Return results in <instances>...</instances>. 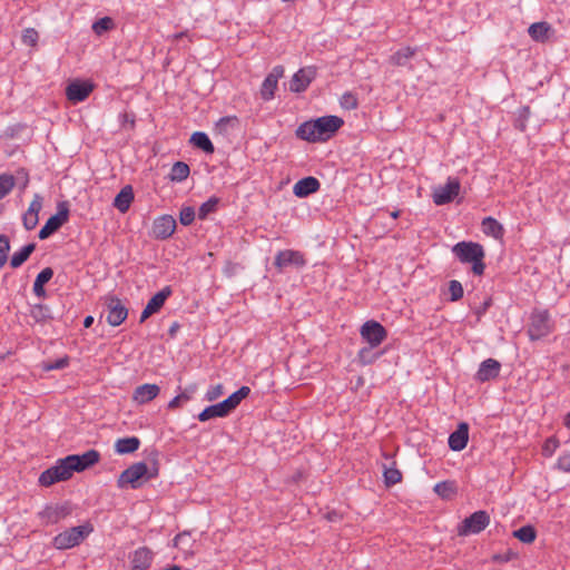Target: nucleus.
Here are the masks:
<instances>
[{"instance_id":"obj_2","label":"nucleus","mask_w":570,"mask_h":570,"mask_svg":"<svg viewBox=\"0 0 570 570\" xmlns=\"http://www.w3.org/2000/svg\"><path fill=\"white\" fill-rule=\"evenodd\" d=\"M453 255L460 261L462 264H471L472 273L475 276H481L485 271V252L481 244L475 242H466L462 240L456 243L452 247Z\"/></svg>"},{"instance_id":"obj_15","label":"nucleus","mask_w":570,"mask_h":570,"mask_svg":"<svg viewBox=\"0 0 570 570\" xmlns=\"http://www.w3.org/2000/svg\"><path fill=\"white\" fill-rule=\"evenodd\" d=\"M316 75L317 69L314 66L301 68L293 75L289 81V90L296 94L304 92L316 78Z\"/></svg>"},{"instance_id":"obj_49","label":"nucleus","mask_w":570,"mask_h":570,"mask_svg":"<svg viewBox=\"0 0 570 570\" xmlns=\"http://www.w3.org/2000/svg\"><path fill=\"white\" fill-rule=\"evenodd\" d=\"M340 104L342 108L346 110H353L356 109L358 106V100L355 95L352 92H345L340 100Z\"/></svg>"},{"instance_id":"obj_45","label":"nucleus","mask_w":570,"mask_h":570,"mask_svg":"<svg viewBox=\"0 0 570 570\" xmlns=\"http://www.w3.org/2000/svg\"><path fill=\"white\" fill-rule=\"evenodd\" d=\"M449 292H450V301L451 302H456V301L461 299L464 294L462 284L456 279L450 281Z\"/></svg>"},{"instance_id":"obj_37","label":"nucleus","mask_w":570,"mask_h":570,"mask_svg":"<svg viewBox=\"0 0 570 570\" xmlns=\"http://www.w3.org/2000/svg\"><path fill=\"white\" fill-rule=\"evenodd\" d=\"M513 537L523 543H532L537 538V531L532 525H523L513 531Z\"/></svg>"},{"instance_id":"obj_39","label":"nucleus","mask_w":570,"mask_h":570,"mask_svg":"<svg viewBox=\"0 0 570 570\" xmlns=\"http://www.w3.org/2000/svg\"><path fill=\"white\" fill-rule=\"evenodd\" d=\"M91 28L97 36H102L115 28V22L110 17H104L95 21Z\"/></svg>"},{"instance_id":"obj_63","label":"nucleus","mask_w":570,"mask_h":570,"mask_svg":"<svg viewBox=\"0 0 570 570\" xmlns=\"http://www.w3.org/2000/svg\"><path fill=\"white\" fill-rule=\"evenodd\" d=\"M563 424L570 429V412L564 416Z\"/></svg>"},{"instance_id":"obj_56","label":"nucleus","mask_w":570,"mask_h":570,"mask_svg":"<svg viewBox=\"0 0 570 570\" xmlns=\"http://www.w3.org/2000/svg\"><path fill=\"white\" fill-rule=\"evenodd\" d=\"M557 468L562 472L570 473V450L559 456Z\"/></svg>"},{"instance_id":"obj_11","label":"nucleus","mask_w":570,"mask_h":570,"mask_svg":"<svg viewBox=\"0 0 570 570\" xmlns=\"http://www.w3.org/2000/svg\"><path fill=\"white\" fill-rule=\"evenodd\" d=\"M551 332L550 315L547 311L534 313L531 316V323L528 334L531 341H538L549 335Z\"/></svg>"},{"instance_id":"obj_35","label":"nucleus","mask_w":570,"mask_h":570,"mask_svg":"<svg viewBox=\"0 0 570 570\" xmlns=\"http://www.w3.org/2000/svg\"><path fill=\"white\" fill-rule=\"evenodd\" d=\"M189 166L184 161H176L169 173V179L171 181H184L189 176Z\"/></svg>"},{"instance_id":"obj_50","label":"nucleus","mask_w":570,"mask_h":570,"mask_svg":"<svg viewBox=\"0 0 570 570\" xmlns=\"http://www.w3.org/2000/svg\"><path fill=\"white\" fill-rule=\"evenodd\" d=\"M372 348L371 345L368 347H363L358 351V361L361 364L363 365H368V364H372L377 357L379 355H374L372 353Z\"/></svg>"},{"instance_id":"obj_47","label":"nucleus","mask_w":570,"mask_h":570,"mask_svg":"<svg viewBox=\"0 0 570 570\" xmlns=\"http://www.w3.org/2000/svg\"><path fill=\"white\" fill-rule=\"evenodd\" d=\"M190 540V532L184 531L174 538V546L183 550H189L191 548Z\"/></svg>"},{"instance_id":"obj_12","label":"nucleus","mask_w":570,"mask_h":570,"mask_svg":"<svg viewBox=\"0 0 570 570\" xmlns=\"http://www.w3.org/2000/svg\"><path fill=\"white\" fill-rule=\"evenodd\" d=\"M460 188V180L449 177L445 185L434 188L432 194L434 204L440 206L451 203L459 195Z\"/></svg>"},{"instance_id":"obj_51","label":"nucleus","mask_w":570,"mask_h":570,"mask_svg":"<svg viewBox=\"0 0 570 570\" xmlns=\"http://www.w3.org/2000/svg\"><path fill=\"white\" fill-rule=\"evenodd\" d=\"M195 209L190 206L184 207L179 213V222L184 226H189L195 219Z\"/></svg>"},{"instance_id":"obj_62","label":"nucleus","mask_w":570,"mask_h":570,"mask_svg":"<svg viewBox=\"0 0 570 570\" xmlns=\"http://www.w3.org/2000/svg\"><path fill=\"white\" fill-rule=\"evenodd\" d=\"M92 323H94V317L92 316L89 315V316L85 317L83 326L86 328L90 327L92 325Z\"/></svg>"},{"instance_id":"obj_7","label":"nucleus","mask_w":570,"mask_h":570,"mask_svg":"<svg viewBox=\"0 0 570 570\" xmlns=\"http://www.w3.org/2000/svg\"><path fill=\"white\" fill-rule=\"evenodd\" d=\"M106 321L110 326H119L128 316V308L116 295H107L104 299Z\"/></svg>"},{"instance_id":"obj_64","label":"nucleus","mask_w":570,"mask_h":570,"mask_svg":"<svg viewBox=\"0 0 570 570\" xmlns=\"http://www.w3.org/2000/svg\"><path fill=\"white\" fill-rule=\"evenodd\" d=\"M164 570H181V568L179 566L175 564V566H171V567H169L167 569H164Z\"/></svg>"},{"instance_id":"obj_26","label":"nucleus","mask_w":570,"mask_h":570,"mask_svg":"<svg viewBox=\"0 0 570 570\" xmlns=\"http://www.w3.org/2000/svg\"><path fill=\"white\" fill-rule=\"evenodd\" d=\"M229 413L228 411L226 410L223 401L217 403V404H214V405H209L207 407H205L199 414H198V420L200 422H206L210 419H214V417H225L227 416Z\"/></svg>"},{"instance_id":"obj_36","label":"nucleus","mask_w":570,"mask_h":570,"mask_svg":"<svg viewBox=\"0 0 570 570\" xmlns=\"http://www.w3.org/2000/svg\"><path fill=\"white\" fill-rule=\"evenodd\" d=\"M414 53L415 49L411 47L402 48L391 56V62L395 66H405Z\"/></svg>"},{"instance_id":"obj_23","label":"nucleus","mask_w":570,"mask_h":570,"mask_svg":"<svg viewBox=\"0 0 570 570\" xmlns=\"http://www.w3.org/2000/svg\"><path fill=\"white\" fill-rule=\"evenodd\" d=\"M321 187V183L313 176L299 179L293 187L296 197L304 198L316 193Z\"/></svg>"},{"instance_id":"obj_59","label":"nucleus","mask_w":570,"mask_h":570,"mask_svg":"<svg viewBox=\"0 0 570 570\" xmlns=\"http://www.w3.org/2000/svg\"><path fill=\"white\" fill-rule=\"evenodd\" d=\"M237 122H238V119L236 116H227V117H222L218 121V125L227 126L229 124H237Z\"/></svg>"},{"instance_id":"obj_55","label":"nucleus","mask_w":570,"mask_h":570,"mask_svg":"<svg viewBox=\"0 0 570 570\" xmlns=\"http://www.w3.org/2000/svg\"><path fill=\"white\" fill-rule=\"evenodd\" d=\"M517 556L518 554L513 550L509 549V550H507L503 553H495V554H493L492 561L497 562V563H507V562L515 559Z\"/></svg>"},{"instance_id":"obj_16","label":"nucleus","mask_w":570,"mask_h":570,"mask_svg":"<svg viewBox=\"0 0 570 570\" xmlns=\"http://www.w3.org/2000/svg\"><path fill=\"white\" fill-rule=\"evenodd\" d=\"M42 205L43 197L40 194H35L28 209L22 215V224L27 230H32L38 225Z\"/></svg>"},{"instance_id":"obj_40","label":"nucleus","mask_w":570,"mask_h":570,"mask_svg":"<svg viewBox=\"0 0 570 570\" xmlns=\"http://www.w3.org/2000/svg\"><path fill=\"white\" fill-rule=\"evenodd\" d=\"M393 465H395V463H393ZM383 476L386 487L395 485L402 480V473L395 466L387 468L384 465Z\"/></svg>"},{"instance_id":"obj_34","label":"nucleus","mask_w":570,"mask_h":570,"mask_svg":"<svg viewBox=\"0 0 570 570\" xmlns=\"http://www.w3.org/2000/svg\"><path fill=\"white\" fill-rule=\"evenodd\" d=\"M36 244L30 243L24 245L20 250L16 252L10 259V266L12 268L20 267L28 258L29 256L35 252Z\"/></svg>"},{"instance_id":"obj_1","label":"nucleus","mask_w":570,"mask_h":570,"mask_svg":"<svg viewBox=\"0 0 570 570\" xmlns=\"http://www.w3.org/2000/svg\"><path fill=\"white\" fill-rule=\"evenodd\" d=\"M343 125L344 120L337 116H323L299 125L296 129V136L309 142L326 141Z\"/></svg>"},{"instance_id":"obj_22","label":"nucleus","mask_w":570,"mask_h":570,"mask_svg":"<svg viewBox=\"0 0 570 570\" xmlns=\"http://www.w3.org/2000/svg\"><path fill=\"white\" fill-rule=\"evenodd\" d=\"M469 441V424L466 422L459 423L455 431L449 436V448L459 452L465 449Z\"/></svg>"},{"instance_id":"obj_53","label":"nucleus","mask_w":570,"mask_h":570,"mask_svg":"<svg viewBox=\"0 0 570 570\" xmlns=\"http://www.w3.org/2000/svg\"><path fill=\"white\" fill-rule=\"evenodd\" d=\"M69 365V357L65 356L55 362H46L42 365L45 371L62 370Z\"/></svg>"},{"instance_id":"obj_8","label":"nucleus","mask_w":570,"mask_h":570,"mask_svg":"<svg viewBox=\"0 0 570 570\" xmlns=\"http://www.w3.org/2000/svg\"><path fill=\"white\" fill-rule=\"evenodd\" d=\"M72 476V472L63 459H59L56 465L45 470L39 476V484L50 487L60 481H67Z\"/></svg>"},{"instance_id":"obj_38","label":"nucleus","mask_w":570,"mask_h":570,"mask_svg":"<svg viewBox=\"0 0 570 570\" xmlns=\"http://www.w3.org/2000/svg\"><path fill=\"white\" fill-rule=\"evenodd\" d=\"M434 492L442 499H450L456 492V487L453 481H442L434 485Z\"/></svg>"},{"instance_id":"obj_46","label":"nucleus","mask_w":570,"mask_h":570,"mask_svg":"<svg viewBox=\"0 0 570 570\" xmlns=\"http://www.w3.org/2000/svg\"><path fill=\"white\" fill-rule=\"evenodd\" d=\"M559 445V440L556 436H550L542 445V455L546 458L552 456Z\"/></svg>"},{"instance_id":"obj_13","label":"nucleus","mask_w":570,"mask_h":570,"mask_svg":"<svg viewBox=\"0 0 570 570\" xmlns=\"http://www.w3.org/2000/svg\"><path fill=\"white\" fill-rule=\"evenodd\" d=\"M71 505L69 502H63L60 504H48L45 507L42 511L38 513L42 523L46 525L56 524L59 521L66 519L71 514Z\"/></svg>"},{"instance_id":"obj_32","label":"nucleus","mask_w":570,"mask_h":570,"mask_svg":"<svg viewBox=\"0 0 570 570\" xmlns=\"http://www.w3.org/2000/svg\"><path fill=\"white\" fill-rule=\"evenodd\" d=\"M170 286H165L161 291L156 293L147 303V306L154 312L158 313L164 306L166 299L171 295Z\"/></svg>"},{"instance_id":"obj_44","label":"nucleus","mask_w":570,"mask_h":570,"mask_svg":"<svg viewBox=\"0 0 570 570\" xmlns=\"http://www.w3.org/2000/svg\"><path fill=\"white\" fill-rule=\"evenodd\" d=\"M531 110L529 106H523L518 110V117L514 122V127L520 131H524L527 128V121L530 117Z\"/></svg>"},{"instance_id":"obj_57","label":"nucleus","mask_w":570,"mask_h":570,"mask_svg":"<svg viewBox=\"0 0 570 570\" xmlns=\"http://www.w3.org/2000/svg\"><path fill=\"white\" fill-rule=\"evenodd\" d=\"M190 400V395L186 392H183L178 395H176L171 401L168 403L169 410H175L181 405L183 402H187Z\"/></svg>"},{"instance_id":"obj_21","label":"nucleus","mask_w":570,"mask_h":570,"mask_svg":"<svg viewBox=\"0 0 570 570\" xmlns=\"http://www.w3.org/2000/svg\"><path fill=\"white\" fill-rule=\"evenodd\" d=\"M501 364L499 361L494 358H487L480 364L474 379L481 383L494 380L499 376Z\"/></svg>"},{"instance_id":"obj_29","label":"nucleus","mask_w":570,"mask_h":570,"mask_svg":"<svg viewBox=\"0 0 570 570\" xmlns=\"http://www.w3.org/2000/svg\"><path fill=\"white\" fill-rule=\"evenodd\" d=\"M482 230L485 235L492 236L495 239L503 237V226L493 217H485L482 220Z\"/></svg>"},{"instance_id":"obj_30","label":"nucleus","mask_w":570,"mask_h":570,"mask_svg":"<svg viewBox=\"0 0 570 570\" xmlns=\"http://www.w3.org/2000/svg\"><path fill=\"white\" fill-rule=\"evenodd\" d=\"M249 393H250V389L248 386L244 385L240 389H238L236 392L230 394L227 399H225L223 401V403H224L226 410L228 411V413L234 411L240 404V402L249 395Z\"/></svg>"},{"instance_id":"obj_10","label":"nucleus","mask_w":570,"mask_h":570,"mask_svg":"<svg viewBox=\"0 0 570 570\" xmlns=\"http://www.w3.org/2000/svg\"><path fill=\"white\" fill-rule=\"evenodd\" d=\"M361 337L371 345V347L379 346L386 337L387 331L377 321H366L360 330Z\"/></svg>"},{"instance_id":"obj_31","label":"nucleus","mask_w":570,"mask_h":570,"mask_svg":"<svg viewBox=\"0 0 570 570\" xmlns=\"http://www.w3.org/2000/svg\"><path fill=\"white\" fill-rule=\"evenodd\" d=\"M550 30H551V26L548 22L541 21V22L532 23L529 27L528 32H529V36L534 41L543 42L544 40L548 39V33L550 32Z\"/></svg>"},{"instance_id":"obj_33","label":"nucleus","mask_w":570,"mask_h":570,"mask_svg":"<svg viewBox=\"0 0 570 570\" xmlns=\"http://www.w3.org/2000/svg\"><path fill=\"white\" fill-rule=\"evenodd\" d=\"M190 142L207 154H213L215 148L208 135L203 131H196L190 137Z\"/></svg>"},{"instance_id":"obj_3","label":"nucleus","mask_w":570,"mask_h":570,"mask_svg":"<svg viewBox=\"0 0 570 570\" xmlns=\"http://www.w3.org/2000/svg\"><path fill=\"white\" fill-rule=\"evenodd\" d=\"M158 475V468L149 469L147 463L137 462L124 470L117 480L119 489H139L145 482Z\"/></svg>"},{"instance_id":"obj_20","label":"nucleus","mask_w":570,"mask_h":570,"mask_svg":"<svg viewBox=\"0 0 570 570\" xmlns=\"http://www.w3.org/2000/svg\"><path fill=\"white\" fill-rule=\"evenodd\" d=\"M129 559L130 570H147L153 563L154 553L149 548L140 547L129 556Z\"/></svg>"},{"instance_id":"obj_19","label":"nucleus","mask_w":570,"mask_h":570,"mask_svg":"<svg viewBox=\"0 0 570 570\" xmlns=\"http://www.w3.org/2000/svg\"><path fill=\"white\" fill-rule=\"evenodd\" d=\"M92 89L90 82L76 80L66 88V96L72 102H81L88 98Z\"/></svg>"},{"instance_id":"obj_54","label":"nucleus","mask_w":570,"mask_h":570,"mask_svg":"<svg viewBox=\"0 0 570 570\" xmlns=\"http://www.w3.org/2000/svg\"><path fill=\"white\" fill-rule=\"evenodd\" d=\"M224 394V385L223 384H216V385H212L206 394H205V399L209 402L212 401H215L217 400L218 397H220L222 395Z\"/></svg>"},{"instance_id":"obj_58","label":"nucleus","mask_w":570,"mask_h":570,"mask_svg":"<svg viewBox=\"0 0 570 570\" xmlns=\"http://www.w3.org/2000/svg\"><path fill=\"white\" fill-rule=\"evenodd\" d=\"M492 305V298H487L480 306H478L474 311L478 321L487 313L488 308Z\"/></svg>"},{"instance_id":"obj_9","label":"nucleus","mask_w":570,"mask_h":570,"mask_svg":"<svg viewBox=\"0 0 570 570\" xmlns=\"http://www.w3.org/2000/svg\"><path fill=\"white\" fill-rule=\"evenodd\" d=\"M100 460V453L97 450H88L82 454H70L63 458V463H67L71 472H82L86 469L95 465Z\"/></svg>"},{"instance_id":"obj_28","label":"nucleus","mask_w":570,"mask_h":570,"mask_svg":"<svg viewBox=\"0 0 570 570\" xmlns=\"http://www.w3.org/2000/svg\"><path fill=\"white\" fill-rule=\"evenodd\" d=\"M53 276V271L51 267L43 268L36 277L33 283V293L38 297L46 296L45 284H47Z\"/></svg>"},{"instance_id":"obj_5","label":"nucleus","mask_w":570,"mask_h":570,"mask_svg":"<svg viewBox=\"0 0 570 570\" xmlns=\"http://www.w3.org/2000/svg\"><path fill=\"white\" fill-rule=\"evenodd\" d=\"M69 204L68 202H59L57 205V213L48 218L45 225L39 230L38 237L40 239H47L52 234L58 232L63 224L69 219Z\"/></svg>"},{"instance_id":"obj_48","label":"nucleus","mask_w":570,"mask_h":570,"mask_svg":"<svg viewBox=\"0 0 570 570\" xmlns=\"http://www.w3.org/2000/svg\"><path fill=\"white\" fill-rule=\"evenodd\" d=\"M10 252V242L6 235L0 234V268L4 266L8 261Z\"/></svg>"},{"instance_id":"obj_42","label":"nucleus","mask_w":570,"mask_h":570,"mask_svg":"<svg viewBox=\"0 0 570 570\" xmlns=\"http://www.w3.org/2000/svg\"><path fill=\"white\" fill-rule=\"evenodd\" d=\"M219 198L213 196L207 202L203 203L198 209V218L206 219L207 216L216 212Z\"/></svg>"},{"instance_id":"obj_61","label":"nucleus","mask_w":570,"mask_h":570,"mask_svg":"<svg viewBox=\"0 0 570 570\" xmlns=\"http://www.w3.org/2000/svg\"><path fill=\"white\" fill-rule=\"evenodd\" d=\"M179 328V324L177 322H174L168 331L169 335L173 337L175 336L177 330Z\"/></svg>"},{"instance_id":"obj_17","label":"nucleus","mask_w":570,"mask_h":570,"mask_svg":"<svg viewBox=\"0 0 570 570\" xmlns=\"http://www.w3.org/2000/svg\"><path fill=\"white\" fill-rule=\"evenodd\" d=\"M284 76V67L275 66L262 83L261 96L265 101L274 98L279 78Z\"/></svg>"},{"instance_id":"obj_24","label":"nucleus","mask_w":570,"mask_h":570,"mask_svg":"<svg viewBox=\"0 0 570 570\" xmlns=\"http://www.w3.org/2000/svg\"><path fill=\"white\" fill-rule=\"evenodd\" d=\"M160 387L157 384H142L135 389L132 400L138 404H146L158 396Z\"/></svg>"},{"instance_id":"obj_14","label":"nucleus","mask_w":570,"mask_h":570,"mask_svg":"<svg viewBox=\"0 0 570 570\" xmlns=\"http://www.w3.org/2000/svg\"><path fill=\"white\" fill-rule=\"evenodd\" d=\"M274 265L281 272L287 267L302 268L306 265V259L298 250L284 249L275 255Z\"/></svg>"},{"instance_id":"obj_4","label":"nucleus","mask_w":570,"mask_h":570,"mask_svg":"<svg viewBox=\"0 0 570 570\" xmlns=\"http://www.w3.org/2000/svg\"><path fill=\"white\" fill-rule=\"evenodd\" d=\"M92 531L94 527L89 522L69 528L53 538V547L59 550L71 549L79 546Z\"/></svg>"},{"instance_id":"obj_52","label":"nucleus","mask_w":570,"mask_h":570,"mask_svg":"<svg viewBox=\"0 0 570 570\" xmlns=\"http://www.w3.org/2000/svg\"><path fill=\"white\" fill-rule=\"evenodd\" d=\"M39 39V35L36 29L27 28L22 32V42L27 46H36Z\"/></svg>"},{"instance_id":"obj_60","label":"nucleus","mask_w":570,"mask_h":570,"mask_svg":"<svg viewBox=\"0 0 570 570\" xmlns=\"http://www.w3.org/2000/svg\"><path fill=\"white\" fill-rule=\"evenodd\" d=\"M153 314H155L147 305L145 306L144 311L140 315V323H144L147 318H149Z\"/></svg>"},{"instance_id":"obj_43","label":"nucleus","mask_w":570,"mask_h":570,"mask_svg":"<svg viewBox=\"0 0 570 570\" xmlns=\"http://www.w3.org/2000/svg\"><path fill=\"white\" fill-rule=\"evenodd\" d=\"M31 316L36 322H45L51 318L49 307L42 304H37L32 307Z\"/></svg>"},{"instance_id":"obj_27","label":"nucleus","mask_w":570,"mask_h":570,"mask_svg":"<svg viewBox=\"0 0 570 570\" xmlns=\"http://www.w3.org/2000/svg\"><path fill=\"white\" fill-rule=\"evenodd\" d=\"M139 446L140 440L137 436L118 439L115 443V450L118 454L134 453Z\"/></svg>"},{"instance_id":"obj_25","label":"nucleus","mask_w":570,"mask_h":570,"mask_svg":"<svg viewBox=\"0 0 570 570\" xmlns=\"http://www.w3.org/2000/svg\"><path fill=\"white\" fill-rule=\"evenodd\" d=\"M134 200V190L130 185H126L120 189L117 196L114 199V206L120 212L126 213L130 204Z\"/></svg>"},{"instance_id":"obj_6","label":"nucleus","mask_w":570,"mask_h":570,"mask_svg":"<svg viewBox=\"0 0 570 570\" xmlns=\"http://www.w3.org/2000/svg\"><path fill=\"white\" fill-rule=\"evenodd\" d=\"M490 524V515L484 510L473 512L458 527V535L466 537L482 532Z\"/></svg>"},{"instance_id":"obj_18","label":"nucleus","mask_w":570,"mask_h":570,"mask_svg":"<svg viewBox=\"0 0 570 570\" xmlns=\"http://www.w3.org/2000/svg\"><path fill=\"white\" fill-rule=\"evenodd\" d=\"M176 226V220L171 215H163L154 220L153 236L156 239H167L174 234Z\"/></svg>"},{"instance_id":"obj_41","label":"nucleus","mask_w":570,"mask_h":570,"mask_svg":"<svg viewBox=\"0 0 570 570\" xmlns=\"http://www.w3.org/2000/svg\"><path fill=\"white\" fill-rule=\"evenodd\" d=\"M16 185L14 176L11 174L0 175V200L9 195Z\"/></svg>"}]
</instances>
